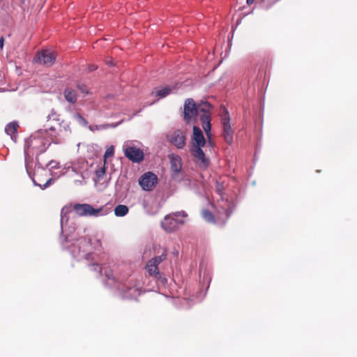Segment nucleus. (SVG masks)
<instances>
[{
  "label": "nucleus",
  "instance_id": "nucleus-3",
  "mask_svg": "<svg viewBox=\"0 0 357 357\" xmlns=\"http://www.w3.org/2000/svg\"><path fill=\"white\" fill-rule=\"evenodd\" d=\"M44 136V132L42 130L33 134L27 141L28 148L35 151L36 154L45 151L50 143Z\"/></svg>",
  "mask_w": 357,
  "mask_h": 357
},
{
  "label": "nucleus",
  "instance_id": "nucleus-16",
  "mask_svg": "<svg viewBox=\"0 0 357 357\" xmlns=\"http://www.w3.org/2000/svg\"><path fill=\"white\" fill-rule=\"evenodd\" d=\"M172 89L170 86H166L161 89H155L152 92V94L159 98H162L169 95L172 92Z\"/></svg>",
  "mask_w": 357,
  "mask_h": 357
},
{
  "label": "nucleus",
  "instance_id": "nucleus-25",
  "mask_svg": "<svg viewBox=\"0 0 357 357\" xmlns=\"http://www.w3.org/2000/svg\"><path fill=\"white\" fill-rule=\"evenodd\" d=\"M77 89L81 91V92L84 93H88V90H87V88L85 85L84 84H78L77 85Z\"/></svg>",
  "mask_w": 357,
  "mask_h": 357
},
{
  "label": "nucleus",
  "instance_id": "nucleus-29",
  "mask_svg": "<svg viewBox=\"0 0 357 357\" xmlns=\"http://www.w3.org/2000/svg\"><path fill=\"white\" fill-rule=\"evenodd\" d=\"M105 62L109 66H112L114 65V63L112 60H107Z\"/></svg>",
  "mask_w": 357,
  "mask_h": 357
},
{
  "label": "nucleus",
  "instance_id": "nucleus-10",
  "mask_svg": "<svg viewBox=\"0 0 357 357\" xmlns=\"http://www.w3.org/2000/svg\"><path fill=\"white\" fill-rule=\"evenodd\" d=\"M157 183V176L150 172L144 174L139 180V183L142 189L146 191L152 190Z\"/></svg>",
  "mask_w": 357,
  "mask_h": 357
},
{
  "label": "nucleus",
  "instance_id": "nucleus-32",
  "mask_svg": "<svg viewBox=\"0 0 357 357\" xmlns=\"http://www.w3.org/2000/svg\"><path fill=\"white\" fill-rule=\"evenodd\" d=\"M64 211H65V208H63L62 211H61V220H63V213H64Z\"/></svg>",
  "mask_w": 357,
  "mask_h": 357
},
{
  "label": "nucleus",
  "instance_id": "nucleus-28",
  "mask_svg": "<svg viewBox=\"0 0 357 357\" xmlns=\"http://www.w3.org/2000/svg\"><path fill=\"white\" fill-rule=\"evenodd\" d=\"M4 45V38L3 37L0 38V49L2 50Z\"/></svg>",
  "mask_w": 357,
  "mask_h": 357
},
{
  "label": "nucleus",
  "instance_id": "nucleus-19",
  "mask_svg": "<svg viewBox=\"0 0 357 357\" xmlns=\"http://www.w3.org/2000/svg\"><path fill=\"white\" fill-rule=\"evenodd\" d=\"M74 119L78 122L79 124L86 126L88 124L87 121L79 113L74 115Z\"/></svg>",
  "mask_w": 357,
  "mask_h": 357
},
{
  "label": "nucleus",
  "instance_id": "nucleus-23",
  "mask_svg": "<svg viewBox=\"0 0 357 357\" xmlns=\"http://www.w3.org/2000/svg\"><path fill=\"white\" fill-rule=\"evenodd\" d=\"M44 132V135L47 132V131H50L52 132H56V128L54 126H47V128L45 130H42Z\"/></svg>",
  "mask_w": 357,
  "mask_h": 357
},
{
  "label": "nucleus",
  "instance_id": "nucleus-22",
  "mask_svg": "<svg viewBox=\"0 0 357 357\" xmlns=\"http://www.w3.org/2000/svg\"><path fill=\"white\" fill-rule=\"evenodd\" d=\"M114 153V146H112L106 150V151L104 154V160H105L107 158L113 156Z\"/></svg>",
  "mask_w": 357,
  "mask_h": 357
},
{
  "label": "nucleus",
  "instance_id": "nucleus-26",
  "mask_svg": "<svg viewBox=\"0 0 357 357\" xmlns=\"http://www.w3.org/2000/svg\"><path fill=\"white\" fill-rule=\"evenodd\" d=\"M98 68V66L95 64H90L89 66V70L92 72Z\"/></svg>",
  "mask_w": 357,
  "mask_h": 357
},
{
  "label": "nucleus",
  "instance_id": "nucleus-18",
  "mask_svg": "<svg viewBox=\"0 0 357 357\" xmlns=\"http://www.w3.org/2000/svg\"><path fill=\"white\" fill-rule=\"evenodd\" d=\"M202 216L206 221L210 223H215L214 215L210 211L207 209L203 210L202 212Z\"/></svg>",
  "mask_w": 357,
  "mask_h": 357
},
{
  "label": "nucleus",
  "instance_id": "nucleus-7",
  "mask_svg": "<svg viewBox=\"0 0 357 357\" xmlns=\"http://www.w3.org/2000/svg\"><path fill=\"white\" fill-rule=\"evenodd\" d=\"M123 150L125 156L132 162L139 163L144 160V151L139 148L125 144L123 146Z\"/></svg>",
  "mask_w": 357,
  "mask_h": 357
},
{
  "label": "nucleus",
  "instance_id": "nucleus-4",
  "mask_svg": "<svg viewBox=\"0 0 357 357\" xmlns=\"http://www.w3.org/2000/svg\"><path fill=\"white\" fill-rule=\"evenodd\" d=\"M221 122L222 126V136L228 144H231L233 142L234 131L230 124L229 112L225 108L223 109Z\"/></svg>",
  "mask_w": 357,
  "mask_h": 357
},
{
  "label": "nucleus",
  "instance_id": "nucleus-17",
  "mask_svg": "<svg viewBox=\"0 0 357 357\" xmlns=\"http://www.w3.org/2000/svg\"><path fill=\"white\" fill-rule=\"evenodd\" d=\"M128 207L126 205L119 204L114 208V214L118 217H123L128 213Z\"/></svg>",
  "mask_w": 357,
  "mask_h": 357
},
{
  "label": "nucleus",
  "instance_id": "nucleus-31",
  "mask_svg": "<svg viewBox=\"0 0 357 357\" xmlns=\"http://www.w3.org/2000/svg\"><path fill=\"white\" fill-rule=\"evenodd\" d=\"M255 0H247V4L250 6L254 3Z\"/></svg>",
  "mask_w": 357,
  "mask_h": 357
},
{
  "label": "nucleus",
  "instance_id": "nucleus-30",
  "mask_svg": "<svg viewBox=\"0 0 357 357\" xmlns=\"http://www.w3.org/2000/svg\"><path fill=\"white\" fill-rule=\"evenodd\" d=\"M92 254L89 253L86 255V259L90 260L91 259Z\"/></svg>",
  "mask_w": 357,
  "mask_h": 357
},
{
  "label": "nucleus",
  "instance_id": "nucleus-6",
  "mask_svg": "<svg viewBox=\"0 0 357 357\" xmlns=\"http://www.w3.org/2000/svg\"><path fill=\"white\" fill-rule=\"evenodd\" d=\"M176 218L177 213L167 215L160 223L162 229L169 233L173 232L178 229L181 225L184 224V221L182 220H178Z\"/></svg>",
  "mask_w": 357,
  "mask_h": 357
},
{
  "label": "nucleus",
  "instance_id": "nucleus-27",
  "mask_svg": "<svg viewBox=\"0 0 357 357\" xmlns=\"http://www.w3.org/2000/svg\"><path fill=\"white\" fill-rule=\"evenodd\" d=\"M176 213H177V217H178V216L186 217L187 216V213L183 211H180V212H176Z\"/></svg>",
  "mask_w": 357,
  "mask_h": 357
},
{
  "label": "nucleus",
  "instance_id": "nucleus-13",
  "mask_svg": "<svg viewBox=\"0 0 357 357\" xmlns=\"http://www.w3.org/2000/svg\"><path fill=\"white\" fill-rule=\"evenodd\" d=\"M47 172L44 169H40L36 171L32 177L33 182L35 185L40 186L42 188H45L50 185L52 178L47 179L45 182H43L42 179L39 178V176H42L43 174H47Z\"/></svg>",
  "mask_w": 357,
  "mask_h": 357
},
{
  "label": "nucleus",
  "instance_id": "nucleus-21",
  "mask_svg": "<svg viewBox=\"0 0 357 357\" xmlns=\"http://www.w3.org/2000/svg\"><path fill=\"white\" fill-rule=\"evenodd\" d=\"M47 121L52 119L53 121H59V115L54 109H52L50 113L47 116Z\"/></svg>",
  "mask_w": 357,
  "mask_h": 357
},
{
  "label": "nucleus",
  "instance_id": "nucleus-8",
  "mask_svg": "<svg viewBox=\"0 0 357 357\" xmlns=\"http://www.w3.org/2000/svg\"><path fill=\"white\" fill-rule=\"evenodd\" d=\"M55 60V53L49 50H44L38 52L34 57L35 62L46 66H51L54 63Z\"/></svg>",
  "mask_w": 357,
  "mask_h": 357
},
{
  "label": "nucleus",
  "instance_id": "nucleus-11",
  "mask_svg": "<svg viewBox=\"0 0 357 357\" xmlns=\"http://www.w3.org/2000/svg\"><path fill=\"white\" fill-rule=\"evenodd\" d=\"M167 138L177 149H181L185 146V133L181 130L174 131L172 134L168 135Z\"/></svg>",
  "mask_w": 357,
  "mask_h": 357
},
{
  "label": "nucleus",
  "instance_id": "nucleus-15",
  "mask_svg": "<svg viewBox=\"0 0 357 357\" xmlns=\"http://www.w3.org/2000/svg\"><path fill=\"white\" fill-rule=\"evenodd\" d=\"M63 96H64L65 100L71 104H75L77 102V93H76L75 90H74L72 88L67 87L63 91Z\"/></svg>",
  "mask_w": 357,
  "mask_h": 357
},
{
  "label": "nucleus",
  "instance_id": "nucleus-5",
  "mask_svg": "<svg viewBox=\"0 0 357 357\" xmlns=\"http://www.w3.org/2000/svg\"><path fill=\"white\" fill-rule=\"evenodd\" d=\"M166 259L167 252L165 250L160 255L155 257L148 261L146 266V270L150 276L155 278H158L160 276L158 265L166 260Z\"/></svg>",
  "mask_w": 357,
  "mask_h": 357
},
{
  "label": "nucleus",
  "instance_id": "nucleus-20",
  "mask_svg": "<svg viewBox=\"0 0 357 357\" xmlns=\"http://www.w3.org/2000/svg\"><path fill=\"white\" fill-rule=\"evenodd\" d=\"M105 163H104L103 167H100V169L96 171V176L98 181H100L103 178V176L105 174Z\"/></svg>",
  "mask_w": 357,
  "mask_h": 357
},
{
  "label": "nucleus",
  "instance_id": "nucleus-14",
  "mask_svg": "<svg viewBox=\"0 0 357 357\" xmlns=\"http://www.w3.org/2000/svg\"><path fill=\"white\" fill-rule=\"evenodd\" d=\"M19 125L17 122L13 121L9 123L5 128V132L7 135H10L11 139L16 140L17 132Z\"/></svg>",
  "mask_w": 357,
  "mask_h": 357
},
{
  "label": "nucleus",
  "instance_id": "nucleus-9",
  "mask_svg": "<svg viewBox=\"0 0 357 357\" xmlns=\"http://www.w3.org/2000/svg\"><path fill=\"white\" fill-rule=\"evenodd\" d=\"M73 209L79 216H98L102 208L96 209L88 204H76Z\"/></svg>",
  "mask_w": 357,
  "mask_h": 357
},
{
  "label": "nucleus",
  "instance_id": "nucleus-24",
  "mask_svg": "<svg viewBox=\"0 0 357 357\" xmlns=\"http://www.w3.org/2000/svg\"><path fill=\"white\" fill-rule=\"evenodd\" d=\"M92 266L93 267L94 271H97L99 274L102 273V268L98 264L94 263L92 264Z\"/></svg>",
  "mask_w": 357,
  "mask_h": 357
},
{
  "label": "nucleus",
  "instance_id": "nucleus-1",
  "mask_svg": "<svg viewBox=\"0 0 357 357\" xmlns=\"http://www.w3.org/2000/svg\"><path fill=\"white\" fill-rule=\"evenodd\" d=\"M212 105L208 102L197 105L192 98L185 100L183 105V119L188 124L195 123L197 116L200 113V121L207 137L211 135V111Z\"/></svg>",
  "mask_w": 357,
  "mask_h": 357
},
{
  "label": "nucleus",
  "instance_id": "nucleus-2",
  "mask_svg": "<svg viewBox=\"0 0 357 357\" xmlns=\"http://www.w3.org/2000/svg\"><path fill=\"white\" fill-rule=\"evenodd\" d=\"M192 144L190 151L194 158L195 162L202 169H206L210 165V160L207 155V148L212 147L213 142L205 139L202 130L197 127H193V132L191 137Z\"/></svg>",
  "mask_w": 357,
  "mask_h": 357
},
{
  "label": "nucleus",
  "instance_id": "nucleus-12",
  "mask_svg": "<svg viewBox=\"0 0 357 357\" xmlns=\"http://www.w3.org/2000/svg\"><path fill=\"white\" fill-rule=\"evenodd\" d=\"M169 159L170 162V169L173 176L177 175L181 172L182 169V160L181 158L176 154L169 155Z\"/></svg>",
  "mask_w": 357,
  "mask_h": 357
}]
</instances>
